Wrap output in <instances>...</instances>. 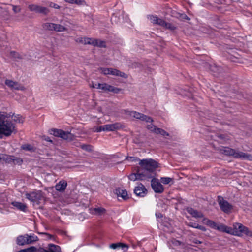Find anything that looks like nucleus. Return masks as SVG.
<instances>
[{
	"label": "nucleus",
	"instance_id": "nucleus-1",
	"mask_svg": "<svg viewBox=\"0 0 252 252\" xmlns=\"http://www.w3.org/2000/svg\"><path fill=\"white\" fill-rule=\"evenodd\" d=\"M16 123H23V120L20 115H11L10 114L4 116L0 113V135L1 134L6 136H10L15 129V126L12 122L8 120L10 117Z\"/></svg>",
	"mask_w": 252,
	"mask_h": 252
},
{
	"label": "nucleus",
	"instance_id": "nucleus-2",
	"mask_svg": "<svg viewBox=\"0 0 252 252\" xmlns=\"http://www.w3.org/2000/svg\"><path fill=\"white\" fill-rule=\"evenodd\" d=\"M139 165L144 169V173H149L152 176L151 173L158 167V163L152 159L139 160Z\"/></svg>",
	"mask_w": 252,
	"mask_h": 252
},
{
	"label": "nucleus",
	"instance_id": "nucleus-3",
	"mask_svg": "<svg viewBox=\"0 0 252 252\" xmlns=\"http://www.w3.org/2000/svg\"><path fill=\"white\" fill-rule=\"evenodd\" d=\"M231 234L240 236L242 234L250 237H252V232L248 228L244 226L240 223H235L233 224V227H231Z\"/></svg>",
	"mask_w": 252,
	"mask_h": 252
},
{
	"label": "nucleus",
	"instance_id": "nucleus-4",
	"mask_svg": "<svg viewBox=\"0 0 252 252\" xmlns=\"http://www.w3.org/2000/svg\"><path fill=\"white\" fill-rule=\"evenodd\" d=\"M148 18L153 24L162 26L165 29L173 31L175 30L176 28V27L172 24L167 23L164 20L159 18L157 16L149 15L148 16Z\"/></svg>",
	"mask_w": 252,
	"mask_h": 252
},
{
	"label": "nucleus",
	"instance_id": "nucleus-5",
	"mask_svg": "<svg viewBox=\"0 0 252 252\" xmlns=\"http://www.w3.org/2000/svg\"><path fill=\"white\" fill-rule=\"evenodd\" d=\"M38 241L37 236L34 235H29L27 234L20 235L16 239V243L19 246L29 245Z\"/></svg>",
	"mask_w": 252,
	"mask_h": 252
},
{
	"label": "nucleus",
	"instance_id": "nucleus-6",
	"mask_svg": "<svg viewBox=\"0 0 252 252\" xmlns=\"http://www.w3.org/2000/svg\"><path fill=\"white\" fill-rule=\"evenodd\" d=\"M50 132L51 134L64 140H72L73 139V135L71 133L61 129L52 128L50 130Z\"/></svg>",
	"mask_w": 252,
	"mask_h": 252
},
{
	"label": "nucleus",
	"instance_id": "nucleus-7",
	"mask_svg": "<svg viewBox=\"0 0 252 252\" xmlns=\"http://www.w3.org/2000/svg\"><path fill=\"white\" fill-rule=\"evenodd\" d=\"M152 176L149 173H144L141 169H138L136 173H131L128 176V178L131 181H135L136 180H144L147 179L151 178Z\"/></svg>",
	"mask_w": 252,
	"mask_h": 252
},
{
	"label": "nucleus",
	"instance_id": "nucleus-8",
	"mask_svg": "<svg viewBox=\"0 0 252 252\" xmlns=\"http://www.w3.org/2000/svg\"><path fill=\"white\" fill-rule=\"evenodd\" d=\"M80 152L82 153V157H86L90 154H92L94 151V146L87 143H83L80 142Z\"/></svg>",
	"mask_w": 252,
	"mask_h": 252
},
{
	"label": "nucleus",
	"instance_id": "nucleus-9",
	"mask_svg": "<svg viewBox=\"0 0 252 252\" xmlns=\"http://www.w3.org/2000/svg\"><path fill=\"white\" fill-rule=\"evenodd\" d=\"M29 9L31 11H34L38 13L47 15L50 12L48 8L45 7L40 6L35 4H31L28 6Z\"/></svg>",
	"mask_w": 252,
	"mask_h": 252
},
{
	"label": "nucleus",
	"instance_id": "nucleus-10",
	"mask_svg": "<svg viewBox=\"0 0 252 252\" xmlns=\"http://www.w3.org/2000/svg\"><path fill=\"white\" fill-rule=\"evenodd\" d=\"M218 203L222 211L225 213L229 212L232 208V206L228 201L220 196L218 197Z\"/></svg>",
	"mask_w": 252,
	"mask_h": 252
},
{
	"label": "nucleus",
	"instance_id": "nucleus-11",
	"mask_svg": "<svg viewBox=\"0 0 252 252\" xmlns=\"http://www.w3.org/2000/svg\"><path fill=\"white\" fill-rule=\"evenodd\" d=\"M147 128L149 130L155 134H160L163 136H169V134L165 131L164 129L158 128L152 124L148 125Z\"/></svg>",
	"mask_w": 252,
	"mask_h": 252
},
{
	"label": "nucleus",
	"instance_id": "nucleus-12",
	"mask_svg": "<svg viewBox=\"0 0 252 252\" xmlns=\"http://www.w3.org/2000/svg\"><path fill=\"white\" fill-rule=\"evenodd\" d=\"M128 115L136 119H140L142 121H144L147 122L152 123L153 121V119L150 117L145 115L136 111L128 112Z\"/></svg>",
	"mask_w": 252,
	"mask_h": 252
},
{
	"label": "nucleus",
	"instance_id": "nucleus-13",
	"mask_svg": "<svg viewBox=\"0 0 252 252\" xmlns=\"http://www.w3.org/2000/svg\"><path fill=\"white\" fill-rule=\"evenodd\" d=\"M234 158H240L241 159H246L249 161H252V155L248 153H244L234 149V153L233 155Z\"/></svg>",
	"mask_w": 252,
	"mask_h": 252
},
{
	"label": "nucleus",
	"instance_id": "nucleus-14",
	"mask_svg": "<svg viewBox=\"0 0 252 252\" xmlns=\"http://www.w3.org/2000/svg\"><path fill=\"white\" fill-rule=\"evenodd\" d=\"M26 197L32 202H34L38 200H41L42 195L41 191L32 192L31 193L26 194Z\"/></svg>",
	"mask_w": 252,
	"mask_h": 252
},
{
	"label": "nucleus",
	"instance_id": "nucleus-15",
	"mask_svg": "<svg viewBox=\"0 0 252 252\" xmlns=\"http://www.w3.org/2000/svg\"><path fill=\"white\" fill-rule=\"evenodd\" d=\"M103 126L104 131H113L116 130L120 129L122 127V125L120 123L109 124Z\"/></svg>",
	"mask_w": 252,
	"mask_h": 252
},
{
	"label": "nucleus",
	"instance_id": "nucleus-16",
	"mask_svg": "<svg viewBox=\"0 0 252 252\" xmlns=\"http://www.w3.org/2000/svg\"><path fill=\"white\" fill-rule=\"evenodd\" d=\"M151 186L156 192L160 193L164 190V188L161 184L155 178L151 180Z\"/></svg>",
	"mask_w": 252,
	"mask_h": 252
},
{
	"label": "nucleus",
	"instance_id": "nucleus-17",
	"mask_svg": "<svg viewBox=\"0 0 252 252\" xmlns=\"http://www.w3.org/2000/svg\"><path fill=\"white\" fill-rule=\"evenodd\" d=\"M102 90L104 91L111 92L115 94H118L121 89L114 87L107 83H102Z\"/></svg>",
	"mask_w": 252,
	"mask_h": 252
},
{
	"label": "nucleus",
	"instance_id": "nucleus-18",
	"mask_svg": "<svg viewBox=\"0 0 252 252\" xmlns=\"http://www.w3.org/2000/svg\"><path fill=\"white\" fill-rule=\"evenodd\" d=\"M5 83L7 86H8L12 89L17 90H23L24 89V87L23 86L19 84L17 82H14L10 80H6Z\"/></svg>",
	"mask_w": 252,
	"mask_h": 252
},
{
	"label": "nucleus",
	"instance_id": "nucleus-19",
	"mask_svg": "<svg viewBox=\"0 0 252 252\" xmlns=\"http://www.w3.org/2000/svg\"><path fill=\"white\" fill-rule=\"evenodd\" d=\"M147 191L146 189L142 184L135 187L134 189V193L136 195L140 197H144L147 194Z\"/></svg>",
	"mask_w": 252,
	"mask_h": 252
},
{
	"label": "nucleus",
	"instance_id": "nucleus-20",
	"mask_svg": "<svg viewBox=\"0 0 252 252\" xmlns=\"http://www.w3.org/2000/svg\"><path fill=\"white\" fill-rule=\"evenodd\" d=\"M109 247L113 249H121L124 252L126 251L129 248V246L123 243H117L111 244Z\"/></svg>",
	"mask_w": 252,
	"mask_h": 252
},
{
	"label": "nucleus",
	"instance_id": "nucleus-21",
	"mask_svg": "<svg viewBox=\"0 0 252 252\" xmlns=\"http://www.w3.org/2000/svg\"><path fill=\"white\" fill-rule=\"evenodd\" d=\"M38 252H61L60 248L54 244L49 245V250H46L43 248H40L38 250Z\"/></svg>",
	"mask_w": 252,
	"mask_h": 252
},
{
	"label": "nucleus",
	"instance_id": "nucleus-22",
	"mask_svg": "<svg viewBox=\"0 0 252 252\" xmlns=\"http://www.w3.org/2000/svg\"><path fill=\"white\" fill-rule=\"evenodd\" d=\"M219 152L222 154L228 156H233L234 149L227 147H222L219 149Z\"/></svg>",
	"mask_w": 252,
	"mask_h": 252
},
{
	"label": "nucleus",
	"instance_id": "nucleus-23",
	"mask_svg": "<svg viewBox=\"0 0 252 252\" xmlns=\"http://www.w3.org/2000/svg\"><path fill=\"white\" fill-rule=\"evenodd\" d=\"M186 210L189 214L194 218H201L203 217V215L201 212H198L196 210L191 207L187 208Z\"/></svg>",
	"mask_w": 252,
	"mask_h": 252
},
{
	"label": "nucleus",
	"instance_id": "nucleus-24",
	"mask_svg": "<svg viewBox=\"0 0 252 252\" xmlns=\"http://www.w3.org/2000/svg\"><path fill=\"white\" fill-rule=\"evenodd\" d=\"M216 229L223 232H225L228 234L231 233V227H228L223 224H217Z\"/></svg>",
	"mask_w": 252,
	"mask_h": 252
},
{
	"label": "nucleus",
	"instance_id": "nucleus-25",
	"mask_svg": "<svg viewBox=\"0 0 252 252\" xmlns=\"http://www.w3.org/2000/svg\"><path fill=\"white\" fill-rule=\"evenodd\" d=\"M90 213L97 215H101L105 213L106 210L102 207L89 209Z\"/></svg>",
	"mask_w": 252,
	"mask_h": 252
},
{
	"label": "nucleus",
	"instance_id": "nucleus-26",
	"mask_svg": "<svg viewBox=\"0 0 252 252\" xmlns=\"http://www.w3.org/2000/svg\"><path fill=\"white\" fill-rule=\"evenodd\" d=\"M110 75L116 76H120L124 78H127V75L126 74L121 72L119 70L113 68H111Z\"/></svg>",
	"mask_w": 252,
	"mask_h": 252
},
{
	"label": "nucleus",
	"instance_id": "nucleus-27",
	"mask_svg": "<svg viewBox=\"0 0 252 252\" xmlns=\"http://www.w3.org/2000/svg\"><path fill=\"white\" fill-rule=\"evenodd\" d=\"M116 194L117 195L118 197H121L124 200H126L128 198L127 196V192L125 189H116Z\"/></svg>",
	"mask_w": 252,
	"mask_h": 252
},
{
	"label": "nucleus",
	"instance_id": "nucleus-28",
	"mask_svg": "<svg viewBox=\"0 0 252 252\" xmlns=\"http://www.w3.org/2000/svg\"><path fill=\"white\" fill-rule=\"evenodd\" d=\"M66 182L62 180L60 181V182L56 185L55 188L57 190L59 191L60 192H63L66 189Z\"/></svg>",
	"mask_w": 252,
	"mask_h": 252
},
{
	"label": "nucleus",
	"instance_id": "nucleus-29",
	"mask_svg": "<svg viewBox=\"0 0 252 252\" xmlns=\"http://www.w3.org/2000/svg\"><path fill=\"white\" fill-rule=\"evenodd\" d=\"M11 204L20 211L26 212L27 210V207L25 204L22 203L21 202L14 201L11 203Z\"/></svg>",
	"mask_w": 252,
	"mask_h": 252
},
{
	"label": "nucleus",
	"instance_id": "nucleus-30",
	"mask_svg": "<svg viewBox=\"0 0 252 252\" xmlns=\"http://www.w3.org/2000/svg\"><path fill=\"white\" fill-rule=\"evenodd\" d=\"M10 57L15 61H18L23 59V57L22 55L14 51H10Z\"/></svg>",
	"mask_w": 252,
	"mask_h": 252
},
{
	"label": "nucleus",
	"instance_id": "nucleus-31",
	"mask_svg": "<svg viewBox=\"0 0 252 252\" xmlns=\"http://www.w3.org/2000/svg\"><path fill=\"white\" fill-rule=\"evenodd\" d=\"M92 41L93 42H92V45L93 46L103 48H105L106 47V43L104 41L94 38Z\"/></svg>",
	"mask_w": 252,
	"mask_h": 252
},
{
	"label": "nucleus",
	"instance_id": "nucleus-32",
	"mask_svg": "<svg viewBox=\"0 0 252 252\" xmlns=\"http://www.w3.org/2000/svg\"><path fill=\"white\" fill-rule=\"evenodd\" d=\"M53 31L59 32H64L67 30L66 28L60 24L54 23Z\"/></svg>",
	"mask_w": 252,
	"mask_h": 252
},
{
	"label": "nucleus",
	"instance_id": "nucleus-33",
	"mask_svg": "<svg viewBox=\"0 0 252 252\" xmlns=\"http://www.w3.org/2000/svg\"><path fill=\"white\" fill-rule=\"evenodd\" d=\"M54 23H45L42 25V27L43 30L46 31H53Z\"/></svg>",
	"mask_w": 252,
	"mask_h": 252
},
{
	"label": "nucleus",
	"instance_id": "nucleus-34",
	"mask_svg": "<svg viewBox=\"0 0 252 252\" xmlns=\"http://www.w3.org/2000/svg\"><path fill=\"white\" fill-rule=\"evenodd\" d=\"M210 70L214 73L219 74L222 71V69L216 64H213L210 66Z\"/></svg>",
	"mask_w": 252,
	"mask_h": 252
},
{
	"label": "nucleus",
	"instance_id": "nucleus-35",
	"mask_svg": "<svg viewBox=\"0 0 252 252\" xmlns=\"http://www.w3.org/2000/svg\"><path fill=\"white\" fill-rule=\"evenodd\" d=\"M21 148L24 150L30 152H34L35 151V148L30 144L23 145L21 146Z\"/></svg>",
	"mask_w": 252,
	"mask_h": 252
},
{
	"label": "nucleus",
	"instance_id": "nucleus-36",
	"mask_svg": "<svg viewBox=\"0 0 252 252\" xmlns=\"http://www.w3.org/2000/svg\"><path fill=\"white\" fill-rule=\"evenodd\" d=\"M93 38H86V37H83V38H81L80 39V43H83V44H91L92 45V42H93Z\"/></svg>",
	"mask_w": 252,
	"mask_h": 252
},
{
	"label": "nucleus",
	"instance_id": "nucleus-37",
	"mask_svg": "<svg viewBox=\"0 0 252 252\" xmlns=\"http://www.w3.org/2000/svg\"><path fill=\"white\" fill-rule=\"evenodd\" d=\"M189 226L193 227V228H195L200 229L203 231H206V229L204 226H202V225H199L198 224L196 225V224H193L192 222H190L189 224Z\"/></svg>",
	"mask_w": 252,
	"mask_h": 252
},
{
	"label": "nucleus",
	"instance_id": "nucleus-38",
	"mask_svg": "<svg viewBox=\"0 0 252 252\" xmlns=\"http://www.w3.org/2000/svg\"><path fill=\"white\" fill-rule=\"evenodd\" d=\"M37 248L34 246H31L27 249L21 250L18 252H35L37 251Z\"/></svg>",
	"mask_w": 252,
	"mask_h": 252
},
{
	"label": "nucleus",
	"instance_id": "nucleus-39",
	"mask_svg": "<svg viewBox=\"0 0 252 252\" xmlns=\"http://www.w3.org/2000/svg\"><path fill=\"white\" fill-rule=\"evenodd\" d=\"M111 68H103L101 67L99 68L100 72L104 75H109L110 74L111 72Z\"/></svg>",
	"mask_w": 252,
	"mask_h": 252
},
{
	"label": "nucleus",
	"instance_id": "nucleus-40",
	"mask_svg": "<svg viewBox=\"0 0 252 252\" xmlns=\"http://www.w3.org/2000/svg\"><path fill=\"white\" fill-rule=\"evenodd\" d=\"M206 224L211 228L216 229L217 224L213 220L207 219Z\"/></svg>",
	"mask_w": 252,
	"mask_h": 252
},
{
	"label": "nucleus",
	"instance_id": "nucleus-41",
	"mask_svg": "<svg viewBox=\"0 0 252 252\" xmlns=\"http://www.w3.org/2000/svg\"><path fill=\"white\" fill-rule=\"evenodd\" d=\"M173 179L169 177H161L160 179V181L164 184H168L170 183Z\"/></svg>",
	"mask_w": 252,
	"mask_h": 252
},
{
	"label": "nucleus",
	"instance_id": "nucleus-42",
	"mask_svg": "<svg viewBox=\"0 0 252 252\" xmlns=\"http://www.w3.org/2000/svg\"><path fill=\"white\" fill-rule=\"evenodd\" d=\"M218 137L221 140L220 142L223 143L229 140V138L224 135L220 134L218 136Z\"/></svg>",
	"mask_w": 252,
	"mask_h": 252
},
{
	"label": "nucleus",
	"instance_id": "nucleus-43",
	"mask_svg": "<svg viewBox=\"0 0 252 252\" xmlns=\"http://www.w3.org/2000/svg\"><path fill=\"white\" fill-rule=\"evenodd\" d=\"M12 9L15 13H17L20 12L21 8L19 6L12 5Z\"/></svg>",
	"mask_w": 252,
	"mask_h": 252
},
{
	"label": "nucleus",
	"instance_id": "nucleus-44",
	"mask_svg": "<svg viewBox=\"0 0 252 252\" xmlns=\"http://www.w3.org/2000/svg\"><path fill=\"white\" fill-rule=\"evenodd\" d=\"M94 131L97 132H101L102 131H104L103 126L94 127Z\"/></svg>",
	"mask_w": 252,
	"mask_h": 252
},
{
	"label": "nucleus",
	"instance_id": "nucleus-45",
	"mask_svg": "<svg viewBox=\"0 0 252 252\" xmlns=\"http://www.w3.org/2000/svg\"><path fill=\"white\" fill-rule=\"evenodd\" d=\"M102 84L101 83H96L95 84H93L92 86L93 88H96L98 89L102 90Z\"/></svg>",
	"mask_w": 252,
	"mask_h": 252
},
{
	"label": "nucleus",
	"instance_id": "nucleus-46",
	"mask_svg": "<svg viewBox=\"0 0 252 252\" xmlns=\"http://www.w3.org/2000/svg\"><path fill=\"white\" fill-rule=\"evenodd\" d=\"M64 1L69 3L79 4V0H64Z\"/></svg>",
	"mask_w": 252,
	"mask_h": 252
},
{
	"label": "nucleus",
	"instance_id": "nucleus-47",
	"mask_svg": "<svg viewBox=\"0 0 252 252\" xmlns=\"http://www.w3.org/2000/svg\"><path fill=\"white\" fill-rule=\"evenodd\" d=\"M49 6L55 9H59L60 8V6L59 5L53 2H51L49 4Z\"/></svg>",
	"mask_w": 252,
	"mask_h": 252
},
{
	"label": "nucleus",
	"instance_id": "nucleus-48",
	"mask_svg": "<svg viewBox=\"0 0 252 252\" xmlns=\"http://www.w3.org/2000/svg\"><path fill=\"white\" fill-rule=\"evenodd\" d=\"M156 215L158 218H162V215L161 213H156Z\"/></svg>",
	"mask_w": 252,
	"mask_h": 252
},
{
	"label": "nucleus",
	"instance_id": "nucleus-49",
	"mask_svg": "<svg viewBox=\"0 0 252 252\" xmlns=\"http://www.w3.org/2000/svg\"><path fill=\"white\" fill-rule=\"evenodd\" d=\"M133 158L132 157H127L126 159L128 160H133Z\"/></svg>",
	"mask_w": 252,
	"mask_h": 252
},
{
	"label": "nucleus",
	"instance_id": "nucleus-50",
	"mask_svg": "<svg viewBox=\"0 0 252 252\" xmlns=\"http://www.w3.org/2000/svg\"><path fill=\"white\" fill-rule=\"evenodd\" d=\"M193 242L195 244H201L202 243V242L201 241H200L198 240H196V239L194 240L193 241Z\"/></svg>",
	"mask_w": 252,
	"mask_h": 252
},
{
	"label": "nucleus",
	"instance_id": "nucleus-51",
	"mask_svg": "<svg viewBox=\"0 0 252 252\" xmlns=\"http://www.w3.org/2000/svg\"><path fill=\"white\" fill-rule=\"evenodd\" d=\"M45 140L47 141H49V142H52V141L50 139V138L49 137H46V138H45Z\"/></svg>",
	"mask_w": 252,
	"mask_h": 252
},
{
	"label": "nucleus",
	"instance_id": "nucleus-52",
	"mask_svg": "<svg viewBox=\"0 0 252 252\" xmlns=\"http://www.w3.org/2000/svg\"><path fill=\"white\" fill-rule=\"evenodd\" d=\"M80 5L83 4L85 2L83 0H80L79 1Z\"/></svg>",
	"mask_w": 252,
	"mask_h": 252
},
{
	"label": "nucleus",
	"instance_id": "nucleus-53",
	"mask_svg": "<svg viewBox=\"0 0 252 252\" xmlns=\"http://www.w3.org/2000/svg\"><path fill=\"white\" fill-rule=\"evenodd\" d=\"M82 205L85 206L86 207L87 206H89V202H88L87 203H82Z\"/></svg>",
	"mask_w": 252,
	"mask_h": 252
},
{
	"label": "nucleus",
	"instance_id": "nucleus-54",
	"mask_svg": "<svg viewBox=\"0 0 252 252\" xmlns=\"http://www.w3.org/2000/svg\"><path fill=\"white\" fill-rule=\"evenodd\" d=\"M2 158H4L2 157L1 154H0V160H1Z\"/></svg>",
	"mask_w": 252,
	"mask_h": 252
},
{
	"label": "nucleus",
	"instance_id": "nucleus-55",
	"mask_svg": "<svg viewBox=\"0 0 252 252\" xmlns=\"http://www.w3.org/2000/svg\"><path fill=\"white\" fill-rule=\"evenodd\" d=\"M89 191V189L88 188L87 189V191L84 192V193H87V192Z\"/></svg>",
	"mask_w": 252,
	"mask_h": 252
},
{
	"label": "nucleus",
	"instance_id": "nucleus-56",
	"mask_svg": "<svg viewBox=\"0 0 252 252\" xmlns=\"http://www.w3.org/2000/svg\"><path fill=\"white\" fill-rule=\"evenodd\" d=\"M45 234L49 236L50 237H51V235L48 234V233H44Z\"/></svg>",
	"mask_w": 252,
	"mask_h": 252
},
{
	"label": "nucleus",
	"instance_id": "nucleus-57",
	"mask_svg": "<svg viewBox=\"0 0 252 252\" xmlns=\"http://www.w3.org/2000/svg\"><path fill=\"white\" fill-rule=\"evenodd\" d=\"M133 160H139V159L138 158H134Z\"/></svg>",
	"mask_w": 252,
	"mask_h": 252
},
{
	"label": "nucleus",
	"instance_id": "nucleus-58",
	"mask_svg": "<svg viewBox=\"0 0 252 252\" xmlns=\"http://www.w3.org/2000/svg\"><path fill=\"white\" fill-rule=\"evenodd\" d=\"M125 112H126V113H127L128 114L129 111H126V110H125Z\"/></svg>",
	"mask_w": 252,
	"mask_h": 252
}]
</instances>
